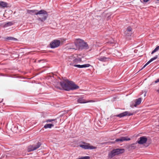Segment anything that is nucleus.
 Wrapping results in <instances>:
<instances>
[{
	"label": "nucleus",
	"mask_w": 159,
	"mask_h": 159,
	"mask_svg": "<svg viewBox=\"0 0 159 159\" xmlns=\"http://www.w3.org/2000/svg\"><path fill=\"white\" fill-rule=\"evenodd\" d=\"M8 39L10 40H16V39L12 37H8L7 39Z\"/></svg>",
	"instance_id": "nucleus-25"
},
{
	"label": "nucleus",
	"mask_w": 159,
	"mask_h": 159,
	"mask_svg": "<svg viewBox=\"0 0 159 159\" xmlns=\"http://www.w3.org/2000/svg\"><path fill=\"white\" fill-rule=\"evenodd\" d=\"M70 60L69 61V64L70 65L73 66L74 63H77L78 62L81 61V59L80 58L78 59L74 58L73 57H70V58H69Z\"/></svg>",
	"instance_id": "nucleus-7"
},
{
	"label": "nucleus",
	"mask_w": 159,
	"mask_h": 159,
	"mask_svg": "<svg viewBox=\"0 0 159 159\" xmlns=\"http://www.w3.org/2000/svg\"><path fill=\"white\" fill-rule=\"evenodd\" d=\"M137 143L136 142V143H132L129 146V148H131L132 149H135L136 147L135 144H137Z\"/></svg>",
	"instance_id": "nucleus-23"
},
{
	"label": "nucleus",
	"mask_w": 159,
	"mask_h": 159,
	"mask_svg": "<svg viewBox=\"0 0 159 159\" xmlns=\"http://www.w3.org/2000/svg\"><path fill=\"white\" fill-rule=\"evenodd\" d=\"M88 47V45L87 43L84 42L83 41V43L81 45L80 48H87Z\"/></svg>",
	"instance_id": "nucleus-20"
},
{
	"label": "nucleus",
	"mask_w": 159,
	"mask_h": 159,
	"mask_svg": "<svg viewBox=\"0 0 159 159\" xmlns=\"http://www.w3.org/2000/svg\"><path fill=\"white\" fill-rule=\"evenodd\" d=\"M157 1H159V0H157Z\"/></svg>",
	"instance_id": "nucleus-31"
},
{
	"label": "nucleus",
	"mask_w": 159,
	"mask_h": 159,
	"mask_svg": "<svg viewBox=\"0 0 159 159\" xmlns=\"http://www.w3.org/2000/svg\"><path fill=\"white\" fill-rule=\"evenodd\" d=\"M83 40L80 39H76L74 41L75 47H73L72 48L75 50L80 48L82 44L83 43Z\"/></svg>",
	"instance_id": "nucleus-5"
},
{
	"label": "nucleus",
	"mask_w": 159,
	"mask_h": 159,
	"mask_svg": "<svg viewBox=\"0 0 159 159\" xmlns=\"http://www.w3.org/2000/svg\"><path fill=\"white\" fill-rule=\"evenodd\" d=\"M139 140L137 142L139 144H143L146 142L147 139L145 136H143L139 139Z\"/></svg>",
	"instance_id": "nucleus-11"
},
{
	"label": "nucleus",
	"mask_w": 159,
	"mask_h": 159,
	"mask_svg": "<svg viewBox=\"0 0 159 159\" xmlns=\"http://www.w3.org/2000/svg\"><path fill=\"white\" fill-rule=\"evenodd\" d=\"M132 29L131 26H129L125 31V34L126 36H130L132 35Z\"/></svg>",
	"instance_id": "nucleus-12"
},
{
	"label": "nucleus",
	"mask_w": 159,
	"mask_h": 159,
	"mask_svg": "<svg viewBox=\"0 0 159 159\" xmlns=\"http://www.w3.org/2000/svg\"><path fill=\"white\" fill-rule=\"evenodd\" d=\"M40 11H44V12L43 13L38 14L40 16L38 18V20L42 22H43L47 19L48 17V13L47 12L44 10H42Z\"/></svg>",
	"instance_id": "nucleus-6"
},
{
	"label": "nucleus",
	"mask_w": 159,
	"mask_h": 159,
	"mask_svg": "<svg viewBox=\"0 0 159 159\" xmlns=\"http://www.w3.org/2000/svg\"><path fill=\"white\" fill-rule=\"evenodd\" d=\"M44 11H38L37 10H27V12L29 14H32L34 15H38V14H41L43 13Z\"/></svg>",
	"instance_id": "nucleus-9"
},
{
	"label": "nucleus",
	"mask_w": 159,
	"mask_h": 159,
	"mask_svg": "<svg viewBox=\"0 0 159 159\" xmlns=\"http://www.w3.org/2000/svg\"><path fill=\"white\" fill-rule=\"evenodd\" d=\"M97 59L102 62H106L108 61L109 58L104 57L101 56L97 58Z\"/></svg>",
	"instance_id": "nucleus-18"
},
{
	"label": "nucleus",
	"mask_w": 159,
	"mask_h": 159,
	"mask_svg": "<svg viewBox=\"0 0 159 159\" xmlns=\"http://www.w3.org/2000/svg\"><path fill=\"white\" fill-rule=\"evenodd\" d=\"M54 125L52 124H46L44 125V127L45 129L51 128L52 127H53Z\"/></svg>",
	"instance_id": "nucleus-21"
},
{
	"label": "nucleus",
	"mask_w": 159,
	"mask_h": 159,
	"mask_svg": "<svg viewBox=\"0 0 159 159\" xmlns=\"http://www.w3.org/2000/svg\"><path fill=\"white\" fill-rule=\"evenodd\" d=\"M130 140V139L128 137H123L120 138L116 139L115 140V142H122L125 141H129Z\"/></svg>",
	"instance_id": "nucleus-13"
},
{
	"label": "nucleus",
	"mask_w": 159,
	"mask_h": 159,
	"mask_svg": "<svg viewBox=\"0 0 159 159\" xmlns=\"http://www.w3.org/2000/svg\"><path fill=\"white\" fill-rule=\"evenodd\" d=\"M150 0H143V2H147Z\"/></svg>",
	"instance_id": "nucleus-29"
},
{
	"label": "nucleus",
	"mask_w": 159,
	"mask_h": 159,
	"mask_svg": "<svg viewBox=\"0 0 159 159\" xmlns=\"http://www.w3.org/2000/svg\"><path fill=\"white\" fill-rule=\"evenodd\" d=\"M142 99L141 98H139L136 99L135 101V103L134 105V107H136L137 105L140 104L141 102Z\"/></svg>",
	"instance_id": "nucleus-19"
},
{
	"label": "nucleus",
	"mask_w": 159,
	"mask_h": 159,
	"mask_svg": "<svg viewBox=\"0 0 159 159\" xmlns=\"http://www.w3.org/2000/svg\"><path fill=\"white\" fill-rule=\"evenodd\" d=\"M56 120V119H48L46 120V122H51L52 121H54Z\"/></svg>",
	"instance_id": "nucleus-26"
},
{
	"label": "nucleus",
	"mask_w": 159,
	"mask_h": 159,
	"mask_svg": "<svg viewBox=\"0 0 159 159\" xmlns=\"http://www.w3.org/2000/svg\"><path fill=\"white\" fill-rule=\"evenodd\" d=\"M83 144H80L79 146L82 148L85 149H93L96 148V147L91 145L89 143H86L85 142H83Z\"/></svg>",
	"instance_id": "nucleus-3"
},
{
	"label": "nucleus",
	"mask_w": 159,
	"mask_h": 159,
	"mask_svg": "<svg viewBox=\"0 0 159 159\" xmlns=\"http://www.w3.org/2000/svg\"><path fill=\"white\" fill-rule=\"evenodd\" d=\"M61 87L65 90L70 91L78 89L79 87L72 81L66 80L60 82Z\"/></svg>",
	"instance_id": "nucleus-1"
},
{
	"label": "nucleus",
	"mask_w": 159,
	"mask_h": 159,
	"mask_svg": "<svg viewBox=\"0 0 159 159\" xmlns=\"http://www.w3.org/2000/svg\"><path fill=\"white\" fill-rule=\"evenodd\" d=\"M157 91L158 92V93H159V90H157Z\"/></svg>",
	"instance_id": "nucleus-30"
},
{
	"label": "nucleus",
	"mask_w": 159,
	"mask_h": 159,
	"mask_svg": "<svg viewBox=\"0 0 159 159\" xmlns=\"http://www.w3.org/2000/svg\"><path fill=\"white\" fill-rule=\"evenodd\" d=\"M158 57L157 55H156L154 57L150 59V60L148 61L143 66V67L142 68V69H143L144 67H145L147 65H148V64H149L151 62L153 61L154 60L156 59Z\"/></svg>",
	"instance_id": "nucleus-17"
},
{
	"label": "nucleus",
	"mask_w": 159,
	"mask_h": 159,
	"mask_svg": "<svg viewBox=\"0 0 159 159\" xmlns=\"http://www.w3.org/2000/svg\"><path fill=\"white\" fill-rule=\"evenodd\" d=\"M77 102L79 103H84L89 102H94L95 101L93 100H89L87 101L82 98H80L78 100Z\"/></svg>",
	"instance_id": "nucleus-14"
},
{
	"label": "nucleus",
	"mask_w": 159,
	"mask_h": 159,
	"mask_svg": "<svg viewBox=\"0 0 159 159\" xmlns=\"http://www.w3.org/2000/svg\"><path fill=\"white\" fill-rule=\"evenodd\" d=\"M132 115H133L132 113L126 111L122 113H120L118 115H116L114 116L121 118L126 116H130Z\"/></svg>",
	"instance_id": "nucleus-10"
},
{
	"label": "nucleus",
	"mask_w": 159,
	"mask_h": 159,
	"mask_svg": "<svg viewBox=\"0 0 159 159\" xmlns=\"http://www.w3.org/2000/svg\"><path fill=\"white\" fill-rule=\"evenodd\" d=\"M159 50V46L156 47L155 49L152 52L151 54H153L155 52Z\"/></svg>",
	"instance_id": "nucleus-24"
},
{
	"label": "nucleus",
	"mask_w": 159,
	"mask_h": 159,
	"mask_svg": "<svg viewBox=\"0 0 159 159\" xmlns=\"http://www.w3.org/2000/svg\"><path fill=\"white\" fill-rule=\"evenodd\" d=\"M158 82H159V78L155 81V83H157Z\"/></svg>",
	"instance_id": "nucleus-28"
},
{
	"label": "nucleus",
	"mask_w": 159,
	"mask_h": 159,
	"mask_svg": "<svg viewBox=\"0 0 159 159\" xmlns=\"http://www.w3.org/2000/svg\"><path fill=\"white\" fill-rule=\"evenodd\" d=\"M41 61H43V62H44V60H39L38 61V62L39 63Z\"/></svg>",
	"instance_id": "nucleus-27"
},
{
	"label": "nucleus",
	"mask_w": 159,
	"mask_h": 159,
	"mask_svg": "<svg viewBox=\"0 0 159 159\" xmlns=\"http://www.w3.org/2000/svg\"><path fill=\"white\" fill-rule=\"evenodd\" d=\"M90 66V65L89 64H84L83 65H74V66L79 68H86L89 67Z\"/></svg>",
	"instance_id": "nucleus-15"
},
{
	"label": "nucleus",
	"mask_w": 159,
	"mask_h": 159,
	"mask_svg": "<svg viewBox=\"0 0 159 159\" xmlns=\"http://www.w3.org/2000/svg\"><path fill=\"white\" fill-rule=\"evenodd\" d=\"M41 145L40 142H38L36 145H30L27 148L28 152L33 151L39 148Z\"/></svg>",
	"instance_id": "nucleus-4"
},
{
	"label": "nucleus",
	"mask_w": 159,
	"mask_h": 159,
	"mask_svg": "<svg viewBox=\"0 0 159 159\" xmlns=\"http://www.w3.org/2000/svg\"><path fill=\"white\" fill-rule=\"evenodd\" d=\"M8 7V3L5 2L0 1V7L4 8Z\"/></svg>",
	"instance_id": "nucleus-16"
},
{
	"label": "nucleus",
	"mask_w": 159,
	"mask_h": 159,
	"mask_svg": "<svg viewBox=\"0 0 159 159\" xmlns=\"http://www.w3.org/2000/svg\"><path fill=\"white\" fill-rule=\"evenodd\" d=\"M124 151V149L119 148L114 149L109 153L108 156V158L111 159L116 155L123 153Z\"/></svg>",
	"instance_id": "nucleus-2"
},
{
	"label": "nucleus",
	"mask_w": 159,
	"mask_h": 159,
	"mask_svg": "<svg viewBox=\"0 0 159 159\" xmlns=\"http://www.w3.org/2000/svg\"><path fill=\"white\" fill-rule=\"evenodd\" d=\"M12 25V22H7L4 25L3 27H6L8 26H10L11 25Z\"/></svg>",
	"instance_id": "nucleus-22"
},
{
	"label": "nucleus",
	"mask_w": 159,
	"mask_h": 159,
	"mask_svg": "<svg viewBox=\"0 0 159 159\" xmlns=\"http://www.w3.org/2000/svg\"><path fill=\"white\" fill-rule=\"evenodd\" d=\"M60 40H55L53 41L50 43V47L51 48H55L58 47L60 44Z\"/></svg>",
	"instance_id": "nucleus-8"
}]
</instances>
